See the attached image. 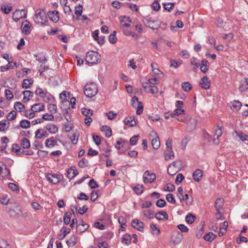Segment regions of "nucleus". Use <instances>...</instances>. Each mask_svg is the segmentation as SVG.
Masks as SVG:
<instances>
[{"label": "nucleus", "instance_id": "c9c22d12", "mask_svg": "<svg viewBox=\"0 0 248 248\" xmlns=\"http://www.w3.org/2000/svg\"><path fill=\"white\" fill-rule=\"evenodd\" d=\"M182 89L185 92H188L192 88V85L189 82H184L181 85Z\"/></svg>", "mask_w": 248, "mask_h": 248}, {"label": "nucleus", "instance_id": "e2e57ef3", "mask_svg": "<svg viewBox=\"0 0 248 248\" xmlns=\"http://www.w3.org/2000/svg\"><path fill=\"white\" fill-rule=\"evenodd\" d=\"M0 248H11V247L6 241L2 239L0 240Z\"/></svg>", "mask_w": 248, "mask_h": 248}, {"label": "nucleus", "instance_id": "7c9ffc66", "mask_svg": "<svg viewBox=\"0 0 248 248\" xmlns=\"http://www.w3.org/2000/svg\"><path fill=\"white\" fill-rule=\"evenodd\" d=\"M33 82V80L31 78L24 79L22 87L23 89H29L31 87Z\"/></svg>", "mask_w": 248, "mask_h": 248}, {"label": "nucleus", "instance_id": "864d4df0", "mask_svg": "<svg viewBox=\"0 0 248 248\" xmlns=\"http://www.w3.org/2000/svg\"><path fill=\"white\" fill-rule=\"evenodd\" d=\"M197 126V121L195 119H191L190 123L188 124V127L190 130H193L196 128Z\"/></svg>", "mask_w": 248, "mask_h": 248}, {"label": "nucleus", "instance_id": "338daca9", "mask_svg": "<svg viewBox=\"0 0 248 248\" xmlns=\"http://www.w3.org/2000/svg\"><path fill=\"white\" fill-rule=\"evenodd\" d=\"M88 210V207L87 205H84L82 207H79L78 209V213L80 215H83L85 213L87 212Z\"/></svg>", "mask_w": 248, "mask_h": 248}, {"label": "nucleus", "instance_id": "e433bc0d", "mask_svg": "<svg viewBox=\"0 0 248 248\" xmlns=\"http://www.w3.org/2000/svg\"><path fill=\"white\" fill-rule=\"evenodd\" d=\"M21 145L24 149H28L30 147V140L26 138H23L21 140Z\"/></svg>", "mask_w": 248, "mask_h": 248}, {"label": "nucleus", "instance_id": "de8ad7c7", "mask_svg": "<svg viewBox=\"0 0 248 248\" xmlns=\"http://www.w3.org/2000/svg\"><path fill=\"white\" fill-rule=\"evenodd\" d=\"M185 113V111L184 109L181 108H176L174 110L173 113L171 114V117H174L175 115L179 116L183 114L184 115Z\"/></svg>", "mask_w": 248, "mask_h": 248}, {"label": "nucleus", "instance_id": "6e6552de", "mask_svg": "<svg viewBox=\"0 0 248 248\" xmlns=\"http://www.w3.org/2000/svg\"><path fill=\"white\" fill-rule=\"evenodd\" d=\"M150 136L153 138L151 140L152 145L154 149H157L160 147V140L157 135V133L153 131L150 134Z\"/></svg>", "mask_w": 248, "mask_h": 248}, {"label": "nucleus", "instance_id": "5701e85b", "mask_svg": "<svg viewBox=\"0 0 248 248\" xmlns=\"http://www.w3.org/2000/svg\"><path fill=\"white\" fill-rule=\"evenodd\" d=\"M45 110V105L40 103L35 104L32 106L31 111L33 112H39Z\"/></svg>", "mask_w": 248, "mask_h": 248}, {"label": "nucleus", "instance_id": "8fccbe9b", "mask_svg": "<svg viewBox=\"0 0 248 248\" xmlns=\"http://www.w3.org/2000/svg\"><path fill=\"white\" fill-rule=\"evenodd\" d=\"M183 63V61L181 60H171V67L174 68H177Z\"/></svg>", "mask_w": 248, "mask_h": 248}, {"label": "nucleus", "instance_id": "423d86ee", "mask_svg": "<svg viewBox=\"0 0 248 248\" xmlns=\"http://www.w3.org/2000/svg\"><path fill=\"white\" fill-rule=\"evenodd\" d=\"M63 178L62 174H47L46 175V179L48 182L53 184H56L59 183Z\"/></svg>", "mask_w": 248, "mask_h": 248}, {"label": "nucleus", "instance_id": "20e7f679", "mask_svg": "<svg viewBox=\"0 0 248 248\" xmlns=\"http://www.w3.org/2000/svg\"><path fill=\"white\" fill-rule=\"evenodd\" d=\"M131 106L135 108H137L136 114L137 115L140 114L143 110V107L141 102L139 101L138 98L136 96H133L131 100Z\"/></svg>", "mask_w": 248, "mask_h": 248}, {"label": "nucleus", "instance_id": "f3484780", "mask_svg": "<svg viewBox=\"0 0 248 248\" xmlns=\"http://www.w3.org/2000/svg\"><path fill=\"white\" fill-rule=\"evenodd\" d=\"M58 14L59 13L57 11H49L47 13V15L49 19L54 23L57 22L59 20Z\"/></svg>", "mask_w": 248, "mask_h": 248}, {"label": "nucleus", "instance_id": "69168bd1", "mask_svg": "<svg viewBox=\"0 0 248 248\" xmlns=\"http://www.w3.org/2000/svg\"><path fill=\"white\" fill-rule=\"evenodd\" d=\"M82 13V6L79 4L78 6H76L75 7V14L77 16H80L81 15Z\"/></svg>", "mask_w": 248, "mask_h": 248}, {"label": "nucleus", "instance_id": "5fc2aeb1", "mask_svg": "<svg viewBox=\"0 0 248 248\" xmlns=\"http://www.w3.org/2000/svg\"><path fill=\"white\" fill-rule=\"evenodd\" d=\"M150 229L154 234L158 235L160 233V230L156 227V225L155 224H151Z\"/></svg>", "mask_w": 248, "mask_h": 248}, {"label": "nucleus", "instance_id": "f257e3e1", "mask_svg": "<svg viewBox=\"0 0 248 248\" xmlns=\"http://www.w3.org/2000/svg\"><path fill=\"white\" fill-rule=\"evenodd\" d=\"M101 61V55L96 51H91L87 53L86 62L89 64H97Z\"/></svg>", "mask_w": 248, "mask_h": 248}, {"label": "nucleus", "instance_id": "49530a36", "mask_svg": "<svg viewBox=\"0 0 248 248\" xmlns=\"http://www.w3.org/2000/svg\"><path fill=\"white\" fill-rule=\"evenodd\" d=\"M144 186L142 185L138 184L134 188L135 192L138 195L141 194L143 192Z\"/></svg>", "mask_w": 248, "mask_h": 248}, {"label": "nucleus", "instance_id": "f03ea898", "mask_svg": "<svg viewBox=\"0 0 248 248\" xmlns=\"http://www.w3.org/2000/svg\"><path fill=\"white\" fill-rule=\"evenodd\" d=\"M97 92V87L94 83L87 84L84 87V93L87 97H92L95 96Z\"/></svg>", "mask_w": 248, "mask_h": 248}, {"label": "nucleus", "instance_id": "2f4dec72", "mask_svg": "<svg viewBox=\"0 0 248 248\" xmlns=\"http://www.w3.org/2000/svg\"><path fill=\"white\" fill-rule=\"evenodd\" d=\"M132 237L128 233L124 235L122 238V243L126 245H129L131 244Z\"/></svg>", "mask_w": 248, "mask_h": 248}, {"label": "nucleus", "instance_id": "9d476101", "mask_svg": "<svg viewBox=\"0 0 248 248\" xmlns=\"http://www.w3.org/2000/svg\"><path fill=\"white\" fill-rule=\"evenodd\" d=\"M142 86L144 89L145 91L147 93L155 94L158 92V89L155 86H151L148 82H143L142 84Z\"/></svg>", "mask_w": 248, "mask_h": 248}, {"label": "nucleus", "instance_id": "79ce46f5", "mask_svg": "<svg viewBox=\"0 0 248 248\" xmlns=\"http://www.w3.org/2000/svg\"><path fill=\"white\" fill-rule=\"evenodd\" d=\"M14 108L17 111L21 112L25 108L24 105H23L20 102H16L14 104Z\"/></svg>", "mask_w": 248, "mask_h": 248}, {"label": "nucleus", "instance_id": "1a4fd4ad", "mask_svg": "<svg viewBox=\"0 0 248 248\" xmlns=\"http://www.w3.org/2000/svg\"><path fill=\"white\" fill-rule=\"evenodd\" d=\"M143 181L145 183H153L156 179L155 173H150L148 170H146L143 175Z\"/></svg>", "mask_w": 248, "mask_h": 248}, {"label": "nucleus", "instance_id": "4c0bfd02", "mask_svg": "<svg viewBox=\"0 0 248 248\" xmlns=\"http://www.w3.org/2000/svg\"><path fill=\"white\" fill-rule=\"evenodd\" d=\"M196 218V217L191 213L188 214L186 217V221L188 224L193 223Z\"/></svg>", "mask_w": 248, "mask_h": 248}, {"label": "nucleus", "instance_id": "a211bd4d", "mask_svg": "<svg viewBox=\"0 0 248 248\" xmlns=\"http://www.w3.org/2000/svg\"><path fill=\"white\" fill-rule=\"evenodd\" d=\"M200 86L201 88L205 90H208L210 88V81L208 77H204L202 78Z\"/></svg>", "mask_w": 248, "mask_h": 248}, {"label": "nucleus", "instance_id": "0eeeda50", "mask_svg": "<svg viewBox=\"0 0 248 248\" xmlns=\"http://www.w3.org/2000/svg\"><path fill=\"white\" fill-rule=\"evenodd\" d=\"M27 16V12L25 10H17L13 14V19L16 22L18 21L21 18H26Z\"/></svg>", "mask_w": 248, "mask_h": 248}, {"label": "nucleus", "instance_id": "aec40b11", "mask_svg": "<svg viewBox=\"0 0 248 248\" xmlns=\"http://www.w3.org/2000/svg\"><path fill=\"white\" fill-rule=\"evenodd\" d=\"M203 173L202 170L200 169L196 170L193 173V179L196 182H199L201 180Z\"/></svg>", "mask_w": 248, "mask_h": 248}, {"label": "nucleus", "instance_id": "3c124183", "mask_svg": "<svg viewBox=\"0 0 248 248\" xmlns=\"http://www.w3.org/2000/svg\"><path fill=\"white\" fill-rule=\"evenodd\" d=\"M2 165L4 166L5 167V168L4 169L3 171H2L1 176L3 178L8 177L10 175V170L9 169L6 167L4 163H2Z\"/></svg>", "mask_w": 248, "mask_h": 248}, {"label": "nucleus", "instance_id": "6ab92c4d", "mask_svg": "<svg viewBox=\"0 0 248 248\" xmlns=\"http://www.w3.org/2000/svg\"><path fill=\"white\" fill-rule=\"evenodd\" d=\"M47 136L48 134L47 132L43 129H38L35 132V138L37 139H41Z\"/></svg>", "mask_w": 248, "mask_h": 248}, {"label": "nucleus", "instance_id": "58836bf2", "mask_svg": "<svg viewBox=\"0 0 248 248\" xmlns=\"http://www.w3.org/2000/svg\"><path fill=\"white\" fill-rule=\"evenodd\" d=\"M190 138L189 137H185L184 139H182L180 146L181 148L183 150H185L186 148V145L188 142L190 141Z\"/></svg>", "mask_w": 248, "mask_h": 248}, {"label": "nucleus", "instance_id": "680f3d73", "mask_svg": "<svg viewBox=\"0 0 248 248\" xmlns=\"http://www.w3.org/2000/svg\"><path fill=\"white\" fill-rule=\"evenodd\" d=\"M190 63L191 65H194L196 68H195V69H197V68H198L199 66H200V62H199V61L195 57H192L191 59V60H190Z\"/></svg>", "mask_w": 248, "mask_h": 248}, {"label": "nucleus", "instance_id": "bf43d9fd", "mask_svg": "<svg viewBox=\"0 0 248 248\" xmlns=\"http://www.w3.org/2000/svg\"><path fill=\"white\" fill-rule=\"evenodd\" d=\"M12 151L16 153L17 155L21 154V149L19 148L18 144H13L12 146Z\"/></svg>", "mask_w": 248, "mask_h": 248}, {"label": "nucleus", "instance_id": "f8f14e48", "mask_svg": "<svg viewBox=\"0 0 248 248\" xmlns=\"http://www.w3.org/2000/svg\"><path fill=\"white\" fill-rule=\"evenodd\" d=\"M222 134V131L221 127L217 126V129L215 130L214 133V138L213 139V142L216 145H218L219 143V138L221 137Z\"/></svg>", "mask_w": 248, "mask_h": 248}, {"label": "nucleus", "instance_id": "0e129e2a", "mask_svg": "<svg viewBox=\"0 0 248 248\" xmlns=\"http://www.w3.org/2000/svg\"><path fill=\"white\" fill-rule=\"evenodd\" d=\"M89 186L92 189H94L99 187V185L93 179H91L90 181H89Z\"/></svg>", "mask_w": 248, "mask_h": 248}, {"label": "nucleus", "instance_id": "a878e982", "mask_svg": "<svg viewBox=\"0 0 248 248\" xmlns=\"http://www.w3.org/2000/svg\"><path fill=\"white\" fill-rule=\"evenodd\" d=\"M101 130L104 132L107 138H110L112 135V131L110 127L104 125L101 127Z\"/></svg>", "mask_w": 248, "mask_h": 248}, {"label": "nucleus", "instance_id": "4be33fe9", "mask_svg": "<svg viewBox=\"0 0 248 248\" xmlns=\"http://www.w3.org/2000/svg\"><path fill=\"white\" fill-rule=\"evenodd\" d=\"M155 217L158 220H167L169 218L168 215L165 211H161L156 213Z\"/></svg>", "mask_w": 248, "mask_h": 248}, {"label": "nucleus", "instance_id": "72a5a7b5", "mask_svg": "<svg viewBox=\"0 0 248 248\" xmlns=\"http://www.w3.org/2000/svg\"><path fill=\"white\" fill-rule=\"evenodd\" d=\"M223 200L221 198H217L215 203V207L217 211H219L223 205Z\"/></svg>", "mask_w": 248, "mask_h": 248}, {"label": "nucleus", "instance_id": "4d7b16f0", "mask_svg": "<svg viewBox=\"0 0 248 248\" xmlns=\"http://www.w3.org/2000/svg\"><path fill=\"white\" fill-rule=\"evenodd\" d=\"M35 93L36 95H38L43 98H44L46 95V93L43 91L41 88L39 87L36 89Z\"/></svg>", "mask_w": 248, "mask_h": 248}, {"label": "nucleus", "instance_id": "473e14b6", "mask_svg": "<svg viewBox=\"0 0 248 248\" xmlns=\"http://www.w3.org/2000/svg\"><path fill=\"white\" fill-rule=\"evenodd\" d=\"M125 144H128V141L122 139H120L119 140L116 141V145H115V147L116 149L120 150L123 148Z\"/></svg>", "mask_w": 248, "mask_h": 248}, {"label": "nucleus", "instance_id": "774afa93", "mask_svg": "<svg viewBox=\"0 0 248 248\" xmlns=\"http://www.w3.org/2000/svg\"><path fill=\"white\" fill-rule=\"evenodd\" d=\"M184 179V176L181 173H179L177 175L175 179V183L177 185L180 184L182 180Z\"/></svg>", "mask_w": 248, "mask_h": 248}, {"label": "nucleus", "instance_id": "dca6fc26", "mask_svg": "<svg viewBox=\"0 0 248 248\" xmlns=\"http://www.w3.org/2000/svg\"><path fill=\"white\" fill-rule=\"evenodd\" d=\"M183 238V235L181 233H180L178 231H176L175 232H173L172 236L171 237V239H172L173 243L174 244H178L181 242Z\"/></svg>", "mask_w": 248, "mask_h": 248}, {"label": "nucleus", "instance_id": "c85d7f7f", "mask_svg": "<svg viewBox=\"0 0 248 248\" xmlns=\"http://www.w3.org/2000/svg\"><path fill=\"white\" fill-rule=\"evenodd\" d=\"M209 63L206 60H203L201 62L200 67L201 70L203 73H205L209 69Z\"/></svg>", "mask_w": 248, "mask_h": 248}, {"label": "nucleus", "instance_id": "a18cd8bd", "mask_svg": "<svg viewBox=\"0 0 248 248\" xmlns=\"http://www.w3.org/2000/svg\"><path fill=\"white\" fill-rule=\"evenodd\" d=\"M20 126L23 128H28L31 126L30 122L26 120H22L20 122Z\"/></svg>", "mask_w": 248, "mask_h": 248}, {"label": "nucleus", "instance_id": "9b49d317", "mask_svg": "<svg viewBox=\"0 0 248 248\" xmlns=\"http://www.w3.org/2000/svg\"><path fill=\"white\" fill-rule=\"evenodd\" d=\"M22 208L20 205H16L13 209H11L9 211L11 216L14 217H17L22 214Z\"/></svg>", "mask_w": 248, "mask_h": 248}, {"label": "nucleus", "instance_id": "2eb2a0df", "mask_svg": "<svg viewBox=\"0 0 248 248\" xmlns=\"http://www.w3.org/2000/svg\"><path fill=\"white\" fill-rule=\"evenodd\" d=\"M242 106V103L238 100H233L230 103V107L233 111H238Z\"/></svg>", "mask_w": 248, "mask_h": 248}, {"label": "nucleus", "instance_id": "09e8293b", "mask_svg": "<svg viewBox=\"0 0 248 248\" xmlns=\"http://www.w3.org/2000/svg\"><path fill=\"white\" fill-rule=\"evenodd\" d=\"M1 11L5 14H8L12 10V7L8 5H3L1 7Z\"/></svg>", "mask_w": 248, "mask_h": 248}, {"label": "nucleus", "instance_id": "13d9d810", "mask_svg": "<svg viewBox=\"0 0 248 248\" xmlns=\"http://www.w3.org/2000/svg\"><path fill=\"white\" fill-rule=\"evenodd\" d=\"M140 138L139 135H135L132 137L130 139V144L131 145H135Z\"/></svg>", "mask_w": 248, "mask_h": 248}, {"label": "nucleus", "instance_id": "c756f323", "mask_svg": "<svg viewBox=\"0 0 248 248\" xmlns=\"http://www.w3.org/2000/svg\"><path fill=\"white\" fill-rule=\"evenodd\" d=\"M45 128L51 134H55L58 131V128L54 124H48L45 126Z\"/></svg>", "mask_w": 248, "mask_h": 248}, {"label": "nucleus", "instance_id": "cd10ccee", "mask_svg": "<svg viewBox=\"0 0 248 248\" xmlns=\"http://www.w3.org/2000/svg\"><path fill=\"white\" fill-rule=\"evenodd\" d=\"M124 122L126 125H128L131 127H133L136 124V122L133 116L125 118Z\"/></svg>", "mask_w": 248, "mask_h": 248}, {"label": "nucleus", "instance_id": "bb28decb", "mask_svg": "<svg viewBox=\"0 0 248 248\" xmlns=\"http://www.w3.org/2000/svg\"><path fill=\"white\" fill-rule=\"evenodd\" d=\"M89 226L87 224H78L76 225L77 232L80 233L86 231Z\"/></svg>", "mask_w": 248, "mask_h": 248}, {"label": "nucleus", "instance_id": "412c9836", "mask_svg": "<svg viewBox=\"0 0 248 248\" xmlns=\"http://www.w3.org/2000/svg\"><path fill=\"white\" fill-rule=\"evenodd\" d=\"M171 166L173 168V172L171 175L175 174L178 171H179L182 168V162L180 160H176L171 163Z\"/></svg>", "mask_w": 248, "mask_h": 248}, {"label": "nucleus", "instance_id": "393cba45", "mask_svg": "<svg viewBox=\"0 0 248 248\" xmlns=\"http://www.w3.org/2000/svg\"><path fill=\"white\" fill-rule=\"evenodd\" d=\"M57 145V141L55 140L54 137H52L46 140L45 145L47 147H52Z\"/></svg>", "mask_w": 248, "mask_h": 248}, {"label": "nucleus", "instance_id": "b1692460", "mask_svg": "<svg viewBox=\"0 0 248 248\" xmlns=\"http://www.w3.org/2000/svg\"><path fill=\"white\" fill-rule=\"evenodd\" d=\"M166 146L167 147V150L164 152V156L166 160H168L170 159V151L169 149L170 146V140L169 138L166 142Z\"/></svg>", "mask_w": 248, "mask_h": 248}, {"label": "nucleus", "instance_id": "f704fd0d", "mask_svg": "<svg viewBox=\"0 0 248 248\" xmlns=\"http://www.w3.org/2000/svg\"><path fill=\"white\" fill-rule=\"evenodd\" d=\"M216 234H214L212 232H209L204 235L203 238L206 241L211 242L216 238Z\"/></svg>", "mask_w": 248, "mask_h": 248}, {"label": "nucleus", "instance_id": "7ed1b4c3", "mask_svg": "<svg viewBox=\"0 0 248 248\" xmlns=\"http://www.w3.org/2000/svg\"><path fill=\"white\" fill-rule=\"evenodd\" d=\"M47 19V16L44 10H37L36 11L34 19L36 23L40 24L42 25H44Z\"/></svg>", "mask_w": 248, "mask_h": 248}, {"label": "nucleus", "instance_id": "052dcab7", "mask_svg": "<svg viewBox=\"0 0 248 248\" xmlns=\"http://www.w3.org/2000/svg\"><path fill=\"white\" fill-rule=\"evenodd\" d=\"M47 108L50 112L55 113L57 112V106L55 104H49Z\"/></svg>", "mask_w": 248, "mask_h": 248}, {"label": "nucleus", "instance_id": "ddd939ff", "mask_svg": "<svg viewBox=\"0 0 248 248\" xmlns=\"http://www.w3.org/2000/svg\"><path fill=\"white\" fill-rule=\"evenodd\" d=\"M31 24L28 20H25L23 21L22 23L21 28L22 32L25 33L26 35L29 34L31 32Z\"/></svg>", "mask_w": 248, "mask_h": 248}, {"label": "nucleus", "instance_id": "603ef678", "mask_svg": "<svg viewBox=\"0 0 248 248\" xmlns=\"http://www.w3.org/2000/svg\"><path fill=\"white\" fill-rule=\"evenodd\" d=\"M16 112L14 110H12L8 114L6 118L8 121H12L16 119Z\"/></svg>", "mask_w": 248, "mask_h": 248}, {"label": "nucleus", "instance_id": "4468645a", "mask_svg": "<svg viewBox=\"0 0 248 248\" xmlns=\"http://www.w3.org/2000/svg\"><path fill=\"white\" fill-rule=\"evenodd\" d=\"M132 226L138 231L142 232L144 228V223L138 219H133L131 222Z\"/></svg>", "mask_w": 248, "mask_h": 248}, {"label": "nucleus", "instance_id": "ea45409f", "mask_svg": "<svg viewBox=\"0 0 248 248\" xmlns=\"http://www.w3.org/2000/svg\"><path fill=\"white\" fill-rule=\"evenodd\" d=\"M235 133L242 141H245L248 140V135L245 134L242 132H237L236 131H235Z\"/></svg>", "mask_w": 248, "mask_h": 248}, {"label": "nucleus", "instance_id": "a19ab883", "mask_svg": "<svg viewBox=\"0 0 248 248\" xmlns=\"http://www.w3.org/2000/svg\"><path fill=\"white\" fill-rule=\"evenodd\" d=\"M81 112L83 115L86 116V117H91L93 114L92 110L87 109L86 108H82L81 109Z\"/></svg>", "mask_w": 248, "mask_h": 248}, {"label": "nucleus", "instance_id": "37998d69", "mask_svg": "<svg viewBox=\"0 0 248 248\" xmlns=\"http://www.w3.org/2000/svg\"><path fill=\"white\" fill-rule=\"evenodd\" d=\"M35 57L37 58L36 60L39 62H44L47 61V59L45 57V55L43 53L38 54L35 55Z\"/></svg>", "mask_w": 248, "mask_h": 248}, {"label": "nucleus", "instance_id": "6e6d98bb", "mask_svg": "<svg viewBox=\"0 0 248 248\" xmlns=\"http://www.w3.org/2000/svg\"><path fill=\"white\" fill-rule=\"evenodd\" d=\"M54 119V116L52 114L46 113L42 116L43 120H44L46 121H53Z\"/></svg>", "mask_w": 248, "mask_h": 248}, {"label": "nucleus", "instance_id": "c03bdc74", "mask_svg": "<svg viewBox=\"0 0 248 248\" xmlns=\"http://www.w3.org/2000/svg\"><path fill=\"white\" fill-rule=\"evenodd\" d=\"M71 216H72V214L69 212H67L65 213L64 217H63V221H64V224H65L66 225H68L69 224Z\"/></svg>", "mask_w": 248, "mask_h": 248}, {"label": "nucleus", "instance_id": "39448f33", "mask_svg": "<svg viewBox=\"0 0 248 248\" xmlns=\"http://www.w3.org/2000/svg\"><path fill=\"white\" fill-rule=\"evenodd\" d=\"M144 24L152 30L157 29L159 26L157 21L153 20L151 17L147 16L143 20Z\"/></svg>", "mask_w": 248, "mask_h": 248}]
</instances>
